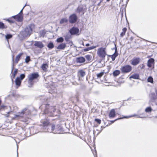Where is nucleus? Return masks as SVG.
Instances as JSON below:
<instances>
[{"instance_id":"1","label":"nucleus","mask_w":157,"mask_h":157,"mask_svg":"<svg viewBox=\"0 0 157 157\" xmlns=\"http://www.w3.org/2000/svg\"><path fill=\"white\" fill-rule=\"evenodd\" d=\"M49 104H46L45 106L46 109L44 112V113L51 117L57 116V113L56 112V110L55 107L52 106L49 107Z\"/></svg>"},{"instance_id":"2","label":"nucleus","mask_w":157,"mask_h":157,"mask_svg":"<svg viewBox=\"0 0 157 157\" xmlns=\"http://www.w3.org/2000/svg\"><path fill=\"white\" fill-rule=\"evenodd\" d=\"M45 132H52V131L55 130V132L54 133H60L62 130L61 127L59 126L57 128H55V125L53 124H50L45 129Z\"/></svg>"},{"instance_id":"3","label":"nucleus","mask_w":157,"mask_h":157,"mask_svg":"<svg viewBox=\"0 0 157 157\" xmlns=\"http://www.w3.org/2000/svg\"><path fill=\"white\" fill-rule=\"evenodd\" d=\"M30 114L31 111L29 109L27 108H25L21 112H19L18 114L15 115L13 119H15L18 117H23Z\"/></svg>"},{"instance_id":"4","label":"nucleus","mask_w":157,"mask_h":157,"mask_svg":"<svg viewBox=\"0 0 157 157\" xmlns=\"http://www.w3.org/2000/svg\"><path fill=\"white\" fill-rule=\"evenodd\" d=\"M32 25L27 27L21 33V35L24 37H29L32 33L33 29Z\"/></svg>"},{"instance_id":"5","label":"nucleus","mask_w":157,"mask_h":157,"mask_svg":"<svg viewBox=\"0 0 157 157\" xmlns=\"http://www.w3.org/2000/svg\"><path fill=\"white\" fill-rule=\"evenodd\" d=\"M86 11V8L85 6L81 5L79 6L75 10V12L81 16L83 15Z\"/></svg>"},{"instance_id":"6","label":"nucleus","mask_w":157,"mask_h":157,"mask_svg":"<svg viewBox=\"0 0 157 157\" xmlns=\"http://www.w3.org/2000/svg\"><path fill=\"white\" fill-rule=\"evenodd\" d=\"M39 75L37 73H33L29 75L28 76L29 81L30 84L32 85L33 81L37 78L39 77Z\"/></svg>"},{"instance_id":"7","label":"nucleus","mask_w":157,"mask_h":157,"mask_svg":"<svg viewBox=\"0 0 157 157\" xmlns=\"http://www.w3.org/2000/svg\"><path fill=\"white\" fill-rule=\"evenodd\" d=\"M120 70L122 73H127L131 71L132 67L130 65H126L122 67Z\"/></svg>"},{"instance_id":"8","label":"nucleus","mask_w":157,"mask_h":157,"mask_svg":"<svg viewBox=\"0 0 157 157\" xmlns=\"http://www.w3.org/2000/svg\"><path fill=\"white\" fill-rule=\"evenodd\" d=\"M105 50V48H101L98 49V54L99 57L104 58L105 55H107Z\"/></svg>"},{"instance_id":"9","label":"nucleus","mask_w":157,"mask_h":157,"mask_svg":"<svg viewBox=\"0 0 157 157\" xmlns=\"http://www.w3.org/2000/svg\"><path fill=\"white\" fill-rule=\"evenodd\" d=\"M78 19L75 13L71 15L69 17V22L71 24L74 23L76 22Z\"/></svg>"},{"instance_id":"10","label":"nucleus","mask_w":157,"mask_h":157,"mask_svg":"<svg viewBox=\"0 0 157 157\" xmlns=\"http://www.w3.org/2000/svg\"><path fill=\"white\" fill-rule=\"evenodd\" d=\"M41 124L40 126H43L44 129L50 124L49 119L48 118L42 119L41 121Z\"/></svg>"},{"instance_id":"11","label":"nucleus","mask_w":157,"mask_h":157,"mask_svg":"<svg viewBox=\"0 0 157 157\" xmlns=\"http://www.w3.org/2000/svg\"><path fill=\"white\" fill-rule=\"evenodd\" d=\"M79 29L77 27H73L69 30V32L71 35H79L78 33L79 32Z\"/></svg>"},{"instance_id":"12","label":"nucleus","mask_w":157,"mask_h":157,"mask_svg":"<svg viewBox=\"0 0 157 157\" xmlns=\"http://www.w3.org/2000/svg\"><path fill=\"white\" fill-rule=\"evenodd\" d=\"M26 6V5L24 6L22 9L20 11L19 14L13 16V18L15 19H17L19 21H21L22 19V16L21 15L22 13V11Z\"/></svg>"},{"instance_id":"13","label":"nucleus","mask_w":157,"mask_h":157,"mask_svg":"<svg viewBox=\"0 0 157 157\" xmlns=\"http://www.w3.org/2000/svg\"><path fill=\"white\" fill-rule=\"evenodd\" d=\"M115 47L112 49L113 50L115 49V51L114 54H113L112 55H111L110 56H111V58H112V60L113 61H114L115 60L116 58L118 56V53L117 50L116 45L115 44H114Z\"/></svg>"},{"instance_id":"14","label":"nucleus","mask_w":157,"mask_h":157,"mask_svg":"<svg viewBox=\"0 0 157 157\" xmlns=\"http://www.w3.org/2000/svg\"><path fill=\"white\" fill-rule=\"evenodd\" d=\"M140 58L139 57H134L131 60V64L133 66L138 65L140 62Z\"/></svg>"},{"instance_id":"15","label":"nucleus","mask_w":157,"mask_h":157,"mask_svg":"<svg viewBox=\"0 0 157 157\" xmlns=\"http://www.w3.org/2000/svg\"><path fill=\"white\" fill-rule=\"evenodd\" d=\"M154 64L155 59L153 58H150L147 61V65L148 67H151L153 66V68H154Z\"/></svg>"},{"instance_id":"16","label":"nucleus","mask_w":157,"mask_h":157,"mask_svg":"<svg viewBox=\"0 0 157 157\" xmlns=\"http://www.w3.org/2000/svg\"><path fill=\"white\" fill-rule=\"evenodd\" d=\"M34 45L35 46L40 48H42L44 47V44L40 41H35Z\"/></svg>"},{"instance_id":"17","label":"nucleus","mask_w":157,"mask_h":157,"mask_svg":"<svg viewBox=\"0 0 157 157\" xmlns=\"http://www.w3.org/2000/svg\"><path fill=\"white\" fill-rule=\"evenodd\" d=\"M85 61V58L82 56L77 57L76 59V62L77 63H83Z\"/></svg>"},{"instance_id":"18","label":"nucleus","mask_w":157,"mask_h":157,"mask_svg":"<svg viewBox=\"0 0 157 157\" xmlns=\"http://www.w3.org/2000/svg\"><path fill=\"white\" fill-rule=\"evenodd\" d=\"M66 47V45L65 43H61L59 44L57 47L58 49H63Z\"/></svg>"},{"instance_id":"19","label":"nucleus","mask_w":157,"mask_h":157,"mask_svg":"<svg viewBox=\"0 0 157 157\" xmlns=\"http://www.w3.org/2000/svg\"><path fill=\"white\" fill-rule=\"evenodd\" d=\"M17 71H18V69H15V71H14L13 73H12V75L11 76V78L12 81L13 83V79L15 78V77L17 73Z\"/></svg>"},{"instance_id":"20","label":"nucleus","mask_w":157,"mask_h":157,"mask_svg":"<svg viewBox=\"0 0 157 157\" xmlns=\"http://www.w3.org/2000/svg\"><path fill=\"white\" fill-rule=\"evenodd\" d=\"M116 115L115 111L114 109H113L110 111L109 116L110 117H114Z\"/></svg>"},{"instance_id":"21","label":"nucleus","mask_w":157,"mask_h":157,"mask_svg":"<svg viewBox=\"0 0 157 157\" xmlns=\"http://www.w3.org/2000/svg\"><path fill=\"white\" fill-rule=\"evenodd\" d=\"M85 75V72L82 70H80L78 72V75L82 77H83Z\"/></svg>"},{"instance_id":"22","label":"nucleus","mask_w":157,"mask_h":157,"mask_svg":"<svg viewBox=\"0 0 157 157\" xmlns=\"http://www.w3.org/2000/svg\"><path fill=\"white\" fill-rule=\"evenodd\" d=\"M131 78L134 79H139V75L138 74H133L129 77L130 79Z\"/></svg>"},{"instance_id":"23","label":"nucleus","mask_w":157,"mask_h":157,"mask_svg":"<svg viewBox=\"0 0 157 157\" xmlns=\"http://www.w3.org/2000/svg\"><path fill=\"white\" fill-rule=\"evenodd\" d=\"M23 54V53H20L16 57V58L15 60V62L16 63H17L19 60L21 56Z\"/></svg>"},{"instance_id":"24","label":"nucleus","mask_w":157,"mask_h":157,"mask_svg":"<svg viewBox=\"0 0 157 157\" xmlns=\"http://www.w3.org/2000/svg\"><path fill=\"white\" fill-rule=\"evenodd\" d=\"M21 81L20 79L18 77H17L15 81V82L16 83V85L17 86H19L21 85Z\"/></svg>"},{"instance_id":"25","label":"nucleus","mask_w":157,"mask_h":157,"mask_svg":"<svg viewBox=\"0 0 157 157\" xmlns=\"http://www.w3.org/2000/svg\"><path fill=\"white\" fill-rule=\"evenodd\" d=\"M48 67V65L47 63L43 64L41 66L42 69L45 71H47V69Z\"/></svg>"},{"instance_id":"26","label":"nucleus","mask_w":157,"mask_h":157,"mask_svg":"<svg viewBox=\"0 0 157 157\" xmlns=\"http://www.w3.org/2000/svg\"><path fill=\"white\" fill-rule=\"evenodd\" d=\"M5 36L6 40L9 43V40L12 37L13 35L11 34H6Z\"/></svg>"},{"instance_id":"27","label":"nucleus","mask_w":157,"mask_h":157,"mask_svg":"<svg viewBox=\"0 0 157 157\" xmlns=\"http://www.w3.org/2000/svg\"><path fill=\"white\" fill-rule=\"evenodd\" d=\"M127 30V29L126 28H124L122 29V32L121 34H120V36L121 37H123L124 35L125 34Z\"/></svg>"},{"instance_id":"28","label":"nucleus","mask_w":157,"mask_h":157,"mask_svg":"<svg viewBox=\"0 0 157 157\" xmlns=\"http://www.w3.org/2000/svg\"><path fill=\"white\" fill-rule=\"evenodd\" d=\"M47 47L49 49H52L54 47L53 43L52 42H49L47 45Z\"/></svg>"},{"instance_id":"29","label":"nucleus","mask_w":157,"mask_h":157,"mask_svg":"<svg viewBox=\"0 0 157 157\" xmlns=\"http://www.w3.org/2000/svg\"><path fill=\"white\" fill-rule=\"evenodd\" d=\"M7 26L4 25V24L2 22H0V29H6Z\"/></svg>"},{"instance_id":"30","label":"nucleus","mask_w":157,"mask_h":157,"mask_svg":"<svg viewBox=\"0 0 157 157\" xmlns=\"http://www.w3.org/2000/svg\"><path fill=\"white\" fill-rule=\"evenodd\" d=\"M120 71L118 70H116L113 71V75L114 76H116L120 74Z\"/></svg>"},{"instance_id":"31","label":"nucleus","mask_w":157,"mask_h":157,"mask_svg":"<svg viewBox=\"0 0 157 157\" xmlns=\"http://www.w3.org/2000/svg\"><path fill=\"white\" fill-rule=\"evenodd\" d=\"M68 21V20L66 18H62L60 21V24H63L64 23H67Z\"/></svg>"},{"instance_id":"32","label":"nucleus","mask_w":157,"mask_h":157,"mask_svg":"<svg viewBox=\"0 0 157 157\" xmlns=\"http://www.w3.org/2000/svg\"><path fill=\"white\" fill-rule=\"evenodd\" d=\"M10 106H5L3 105H1L0 106V110H2L3 109L5 110L6 109H7L10 108Z\"/></svg>"},{"instance_id":"33","label":"nucleus","mask_w":157,"mask_h":157,"mask_svg":"<svg viewBox=\"0 0 157 157\" xmlns=\"http://www.w3.org/2000/svg\"><path fill=\"white\" fill-rule=\"evenodd\" d=\"M63 41H64V39L62 37H60L57 38L56 40V41L58 43L62 42H63Z\"/></svg>"},{"instance_id":"34","label":"nucleus","mask_w":157,"mask_h":157,"mask_svg":"<svg viewBox=\"0 0 157 157\" xmlns=\"http://www.w3.org/2000/svg\"><path fill=\"white\" fill-rule=\"evenodd\" d=\"M85 57L86 59L88 61H90L92 57L90 55H86L85 56Z\"/></svg>"},{"instance_id":"35","label":"nucleus","mask_w":157,"mask_h":157,"mask_svg":"<svg viewBox=\"0 0 157 157\" xmlns=\"http://www.w3.org/2000/svg\"><path fill=\"white\" fill-rule=\"evenodd\" d=\"M147 81L148 82H151V83H153V78L151 76H149L147 78Z\"/></svg>"},{"instance_id":"36","label":"nucleus","mask_w":157,"mask_h":157,"mask_svg":"<svg viewBox=\"0 0 157 157\" xmlns=\"http://www.w3.org/2000/svg\"><path fill=\"white\" fill-rule=\"evenodd\" d=\"M152 110V109L151 107H147L145 109V111L147 113L151 112Z\"/></svg>"},{"instance_id":"37","label":"nucleus","mask_w":157,"mask_h":157,"mask_svg":"<svg viewBox=\"0 0 157 157\" xmlns=\"http://www.w3.org/2000/svg\"><path fill=\"white\" fill-rule=\"evenodd\" d=\"M71 38L70 36L67 35L65 36V39L66 41L68 42Z\"/></svg>"},{"instance_id":"38","label":"nucleus","mask_w":157,"mask_h":157,"mask_svg":"<svg viewBox=\"0 0 157 157\" xmlns=\"http://www.w3.org/2000/svg\"><path fill=\"white\" fill-rule=\"evenodd\" d=\"M45 34V32L44 31H42L40 32V36L44 37Z\"/></svg>"},{"instance_id":"39","label":"nucleus","mask_w":157,"mask_h":157,"mask_svg":"<svg viewBox=\"0 0 157 157\" xmlns=\"http://www.w3.org/2000/svg\"><path fill=\"white\" fill-rule=\"evenodd\" d=\"M30 60V57L29 56H26L25 59V62L27 63H29Z\"/></svg>"},{"instance_id":"40","label":"nucleus","mask_w":157,"mask_h":157,"mask_svg":"<svg viewBox=\"0 0 157 157\" xmlns=\"http://www.w3.org/2000/svg\"><path fill=\"white\" fill-rule=\"evenodd\" d=\"M25 77V75L24 74H21L20 75V77H18L21 80H23Z\"/></svg>"},{"instance_id":"41","label":"nucleus","mask_w":157,"mask_h":157,"mask_svg":"<svg viewBox=\"0 0 157 157\" xmlns=\"http://www.w3.org/2000/svg\"><path fill=\"white\" fill-rule=\"evenodd\" d=\"M104 74L103 72H101L97 75V76L98 78H100L101 76H102V75Z\"/></svg>"},{"instance_id":"42","label":"nucleus","mask_w":157,"mask_h":157,"mask_svg":"<svg viewBox=\"0 0 157 157\" xmlns=\"http://www.w3.org/2000/svg\"><path fill=\"white\" fill-rule=\"evenodd\" d=\"M12 62H13V64L12 66V70H11V73H12L13 71V69H14V60L13 59V56H12Z\"/></svg>"},{"instance_id":"43","label":"nucleus","mask_w":157,"mask_h":157,"mask_svg":"<svg viewBox=\"0 0 157 157\" xmlns=\"http://www.w3.org/2000/svg\"><path fill=\"white\" fill-rule=\"evenodd\" d=\"M95 121L97 122L98 124H100L101 122V120L99 119H95Z\"/></svg>"},{"instance_id":"44","label":"nucleus","mask_w":157,"mask_h":157,"mask_svg":"<svg viewBox=\"0 0 157 157\" xmlns=\"http://www.w3.org/2000/svg\"><path fill=\"white\" fill-rule=\"evenodd\" d=\"M93 49V48H91V47L87 48L84 49V51L85 52H87L89 51L90 50Z\"/></svg>"},{"instance_id":"45","label":"nucleus","mask_w":157,"mask_h":157,"mask_svg":"<svg viewBox=\"0 0 157 157\" xmlns=\"http://www.w3.org/2000/svg\"><path fill=\"white\" fill-rule=\"evenodd\" d=\"M42 98H43V99L44 100V101H48L49 100L48 98H46V97L45 96H43L42 97Z\"/></svg>"},{"instance_id":"46","label":"nucleus","mask_w":157,"mask_h":157,"mask_svg":"<svg viewBox=\"0 0 157 157\" xmlns=\"http://www.w3.org/2000/svg\"><path fill=\"white\" fill-rule=\"evenodd\" d=\"M152 95V98H153V100H155L156 99V96H155V94H153V93H152L151 94Z\"/></svg>"},{"instance_id":"47","label":"nucleus","mask_w":157,"mask_h":157,"mask_svg":"<svg viewBox=\"0 0 157 157\" xmlns=\"http://www.w3.org/2000/svg\"><path fill=\"white\" fill-rule=\"evenodd\" d=\"M121 118H117L116 120H115L114 121H110V122L112 123H113L115 121H116L117 120H119V119H120Z\"/></svg>"},{"instance_id":"48","label":"nucleus","mask_w":157,"mask_h":157,"mask_svg":"<svg viewBox=\"0 0 157 157\" xmlns=\"http://www.w3.org/2000/svg\"><path fill=\"white\" fill-rule=\"evenodd\" d=\"M7 21L9 22H10V23H13L14 22V21H12V20H10L9 19H8Z\"/></svg>"},{"instance_id":"49","label":"nucleus","mask_w":157,"mask_h":157,"mask_svg":"<svg viewBox=\"0 0 157 157\" xmlns=\"http://www.w3.org/2000/svg\"><path fill=\"white\" fill-rule=\"evenodd\" d=\"M142 67L141 68V69H144V67H145V65H144V64H143L142 65Z\"/></svg>"},{"instance_id":"50","label":"nucleus","mask_w":157,"mask_h":157,"mask_svg":"<svg viewBox=\"0 0 157 157\" xmlns=\"http://www.w3.org/2000/svg\"><path fill=\"white\" fill-rule=\"evenodd\" d=\"M133 37L132 36H131L130 38V40H131V41H132L133 40Z\"/></svg>"},{"instance_id":"51","label":"nucleus","mask_w":157,"mask_h":157,"mask_svg":"<svg viewBox=\"0 0 157 157\" xmlns=\"http://www.w3.org/2000/svg\"><path fill=\"white\" fill-rule=\"evenodd\" d=\"M86 46L88 47V46H89L90 45L88 43V44H86Z\"/></svg>"},{"instance_id":"52","label":"nucleus","mask_w":157,"mask_h":157,"mask_svg":"<svg viewBox=\"0 0 157 157\" xmlns=\"http://www.w3.org/2000/svg\"><path fill=\"white\" fill-rule=\"evenodd\" d=\"M101 2H100H100L98 4V6H100V4L101 3Z\"/></svg>"},{"instance_id":"53","label":"nucleus","mask_w":157,"mask_h":157,"mask_svg":"<svg viewBox=\"0 0 157 157\" xmlns=\"http://www.w3.org/2000/svg\"><path fill=\"white\" fill-rule=\"evenodd\" d=\"M104 1V0H100V2H103V1Z\"/></svg>"},{"instance_id":"54","label":"nucleus","mask_w":157,"mask_h":157,"mask_svg":"<svg viewBox=\"0 0 157 157\" xmlns=\"http://www.w3.org/2000/svg\"><path fill=\"white\" fill-rule=\"evenodd\" d=\"M12 112V111H10V112H7V113L8 114H9V113H10V112Z\"/></svg>"},{"instance_id":"55","label":"nucleus","mask_w":157,"mask_h":157,"mask_svg":"<svg viewBox=\"0 0 157 157\" xmlns=\"http://www.w3.org/2000/svg\"><path fill=\"white\" fill-rule=\"evenodd\" d=\"M110 0H106L107 2H109Z\"/></svg>"},{"instance_id":"56","label":"nucleus","mask_w":157,"mask_h":157,"mask_svg":"<svg viewBox=\"0 0 157 157\" xmlns=\"http://www.w3.org/2000/svg\"><path fill=\"white\" fill-rule=\"evenodd\" d=\"M107 55L109 57H111V56H110L111 55Z\"/></svg>"},{"instance_id":"57","label":"nucleus","mask_w":157,"mask_h":157,"mask_svg":"<svg viewBox=\"0 0 157 157\" xmlns=\"http://www.w3.org/2000/svg\"><path fill=\"white\" fill-rule=\"evenodd\" d=\"M136 115H132V116L131 117H134V116H136Z\"/></svg>"},{"instance_id":"58","label":"nucleus","mask_w":157,"mask_h":157,"mask_svg":"<svg viewBox=\"0 0 157 157\" xmlns=\"http://www.w3.org/2000/svg\"><path fill=\"white\" fill-rule=\"evenodd\" d=\"M82 44L83 46L84 45V44H83V42H82Z\"/></svg>"},{"instance_id":"59","label":"nucleus","mask_w":157,"mask_h":157,"mask_svg":"<svg viewBox=\"0 0 157 157\" xmlns=\"http://www.w3.org/2000/svg\"><path fill=\"white\" fill-rule=\"evenodd\" d=\"M17 157H18V152H17Z\"/></svg>"},{"instance_id":"60","label":"nucleus","mask_w":157,"mask_h":157,"mask_svg":"<svg viewBox=\"0 0 157 157\" xmlns=\"http://www.w3.org/2000/svg\"><path fill=\"white\" fill-rule=\"evenodd\" d=\"M0 34H2L3 36L4 35V34H2V33H0Z\"/></svg>"},{"instance_id":"61","label":"nucleus","mask_w":157,"mask_h":157,"mask_svg":"<svg viewBox=\"0 0 157 157\" xmlns=\"http://www.w3.org/2000/svg\"><path fill=\"white\" fill-rule=\"evenodd\" d=\"M91 47V48H93H93L92 47Z\"/></svg>"},{"instance_id":"62","label":"nucleus","mask_w":157,"mask_h":157,"mask_svg":"<svg viewBox=\"0 0 157 157\" xmlns=\"http://www.w3.org/2000/svg\"><path fill=\"white\" fill-rule=\"evenodd\" d=\"M139 117V118H140V117Z\"/></svg>"},{"instance_id":"63","label":"nucleus","mask_w":157,"mask_h":157,"mask_svg":"<svg viewBox=\"0 0 157 157\" xmlns=\"http://www.w3.org/2000/svg\"><path fill=\"white\" fill-rule=\"evenodd\" d=\"M43 102H44V101H43Z\"/></svg>"}]
</instances>
